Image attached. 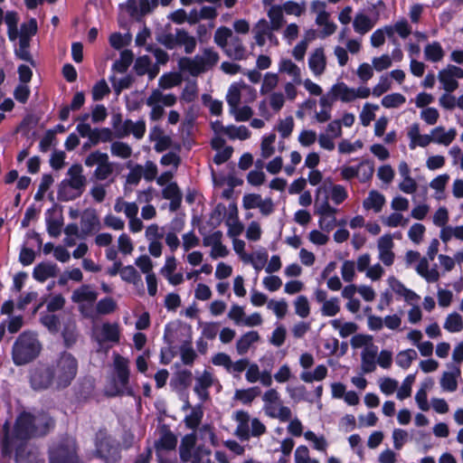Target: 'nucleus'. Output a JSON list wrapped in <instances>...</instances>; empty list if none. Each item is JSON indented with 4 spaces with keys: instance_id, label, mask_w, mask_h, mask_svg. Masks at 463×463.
<instances>
[{
    "instance_id": "29",
    "label": "nucleus",
    "mask_w": 463,
    "mask_h": 463,
    "mask_svg": "<svg viewBox=\"0 0 463 463\" xmlns=\"http://www.w3.org/2000/svg\"><path fill=\"white\" fill-rule=\"evenodd\" d=\"M330 94L334 96V99H339L343 102L354 100V89L349 88L344 82L335 84L330 90Z\"/></svg>"
},
{
    "instance_id": "33",
    "label": "nucleus",
    "mask_w": 463,
    "mask_h": 463,
    "mask_svg": "<svg viewBox=\"0 0 463 463\" xmlns=\"http://www.w3.org/2000/svg\"><path fill=\"white\" fill-rule=\"evenodd\" d=\"M177 444L176 436L168 430L162 432L158 440L156 441V448L157 450H172L175 449Z\"/></svg>"
},
{
    "instance_id": "26",
    "label": "nucleus",
    "mask_w": 463,
    "mask_h": 463,
    "mask_svg": "<svg viewBox=\"0 0 463 463\" xmlns=\"http://www.w3.org/2000/svg\"><path fill=\"white\" fill-rule=\"evenodd\" d=\"M196 444V437L194 434L185 435L179 446V456L183 462H189Z\"/></svg>"
},
{
    "instance_id": "20",
    "label": "nucleus",
    "mask_w": 463,
    "mask_h": 463,
    "mask_svg": "<svg viewBox=\"0 0 463 463\" xmlns=\"http://www.w3.org/2000/svg\"><path fill=\"white\" fill-rule=\"evenodd\" d=\"M178 67L183 71H188L194 77H196L205 71L202 59L199 55H196L194 58H181L178 61Z\"/></svg>"
},
{
    "instance_id": "64",
    "label": "nucleus",
    "mask_w": 463,
    "mask_h": 463,
    "mask_svg": "<svg viewBox=\"0 0 463 463\" xmlns=\"http://www.w3.org/2000/svg\"><path fill=\"white\" fill-rule=\"evenodd\" d=\"M294 128V119L291 116L287 117L285 119L280 120L277 127L278 131L283 138L288 137Z\"/></svg>"
},
{
    "instance_id": "16",
    "label": "nucleus",
    "mask_w": 463,
    "mask_h": 463,
    "mask_svg": "<svg viewBox=\"0 0 463 463\" xmlns=\"http://www.w3.org/2000/svg\"><path fill=\"white\" fill-rule=\"evenodd\" d=\"M234 420L237 422V427L235 430V436L241 441H248L250 439V414L244 411H237L234 412Z\"/></svg>"
},
{
    "instance_id": "2",
    "label": "nucleus",
    "mask_w": 463,
    "mask_h": 463,
    "mask_svg": "<svg viewBox=\"0 0 463 463\" xmlns=\"http://www.w3.org/2000/svg\"><path fill=\"white\" fill-rule=\"evenodd\" d=\"M37 432L35 417L26 411L21 412L11 431L9 421H5L0 430V444L3 456H11L16 443L27 442Z\"/></svg>"
},
{
    "instance_id": "5",
    "label": "nucleus",
    "mask_w": 463,
    "mask_h": 463,
    "mask_svg": "<svg viewBox=\"0 0 463 463\" xmlns=\"http://www.w3.org/2000/svg\"><path fill=\"white\" fill-rule=\"evenodd\" d=\"M42 345L36 335L24 332L15 340L12 347V359L15 365L21 366L33 361L40 354Z\"/></svg>"
},
{
    "instance_id": "25",
    "label": "nucleus",
    "mask_w": 463,
    "mask_h": 463,
    "mask_svg": "<svg viewBox=\"0 0 463 463\" xmlns=\"http://www.w3.org/2000/svg\"><path fill=\"white\" fill-rule=\"evenodd\" d=\"M56 264L42 262L35 266L33 269V278L41 282L45 281L49 278H54L58 274Z\"/></svg>"
},
{
    "instance_id": "47",
    "label": "nucleus",
    "mask_w": 463,
    "mask_h": 463,
    "mask_svg": "<svg viewBox=\"0 0 463 463\" xmlns=\"http://www.w3.org/2000/svg\"><path fill=\"white\" fill-rule=\"evenodd\" d=\"M110 151L113 156L121 157L123 159L129 158L132 155L131 146L121 141H115L110 146Z\"/></svg>"
},
{
    "instance_id": "38",
    "label": "nucleus",
    "mask_w": 463,
    "mask_h": 463,
    "mask_svg": "<svg viewBox=\"0 0 463 463\" xmlns=\"http://www.w3.org/2000/svg\"><path fill=\"white\" fill-rule=\"evenodd\" d=\"M259 339V335L255 331H250L244 334L237 342L236 348L239 354H245L250 345L257 342Z\"/></svg>"
},
{
    "instance_id": "15",
    "label": "nucleus",
    "mask_w": 463,
    "mask_h": 463,
    "mask_svg": "<svg viewBox=\"0 0 463 463\" xmlns=\"http://www.w3.org/2000/svg\"><path fill=\"white\" fill-rule=\"evenodd\" d=\"M146 133V123L143 119L137 122L126 119L120 128L118 129V138L125 137L132 134L137 139H141Z\"/></svg>"
},
{
    "instance_id": "59",
    "label": "nucleus",
    "mask_w": 463,
    "mask_h": 463,
    "mask_svg": "<svg viewBox=\"0 0 463 463\" xmlns=\"http://www.w3.org/2000/svg\"><path fill=\"white\" fill-rule=\"evenodd\" d=\"M226 224L228 226V236L231 238H236L240 234L242 233L244 226L243 224L238 220V217L235 216L234 218L232 217V215L229 217V219L226 221Z\"/></svg>"
},
{
    "instance_id": "51",
    "label": "nucleus",
    "mask_w": 463,
    "mask_h": 463,
    "mask_svg": "<svg viewBox=\"0 0 463 463\" xmlns=\"http://www.w3.org/2000/svg\"><path fill=\"white\" fill-rule=\"evenodd\" d=\"M225 135L232 139L239 138L241 140H245L250 137V132L244 126H228L225 128Z\"/></svg>"
},
{
    "instance_id": "1",
    "label": "nucleus",
    "mask_w": 463,
    "mask_h": 463,
    "mask_svg": "<svg viewBox=\"0 0 463 463\" xmlns=\"http://www.w3.org/2000/svg\"><path fill=\"white\" fill-rule=\"evenodd\" d=\"M77 372V359L71 353L62 351L50 362H38L30 368V387L35 392L63 390L71 384Z\"/></svg>"
},
{
    "instance_id": "7",
    "label": "nucleus",
    "mask_w": 463,
    "mask_h": 463,
    "mask_svg": "<svg viewBox=\"0 0 463 463\" xmlns=\"http://www.w3.org/2000/svg\"><path fill=\"white\" fill-rule=\"evenodd\" d=\"M49 463H81L74 439L65 437L49 449Z\"/></svg>"
},
{
    "instance_id": "52",
    "label": "nucleus",
    "mask_w": 463,
    "mask_h": 463,
    "mask_svg": "<svg viewBox=\"0 0 463 463\" xmlns=\"http://www.w3.org/2000/svg\"><path fill=\"white\" fill-rule=\"evenodd\" d=\"M276 140V134L271 133L269 136L265 137L260 145L261 148V156L263 158H269L275 153V147L273 146Z\"/></svg>"
},
{
    "instance_id": "17",
    "label": "nucleus",
    "mask_w": 463,
    "mask_h": 463,
    "mask_svg": "<svg viewBox=\"0 0 463 463\" xmlns=\"http://www.w3.org/2000/svg\"><path fill=\"white\" fill-rule=\"evenodd\" d=\"M81 232L85 235L92 234L100 229V222L96 210L86 209L80 217Z\"/></svg>"
},
{
    "instance_id": "60",
    "label": "nucleus",
    "mask_w": 463,
    "mask_h": 463,
    "mask_svg": "<svg viewBox=\"0 0 463 463\" xmlns=\"http://www.w3.org/2000/svg\"><path fill=\"white\" fill-rule=\"evenodd\" d=\"M280 7L287 14H294L296 16H300L306 10L304 2L302 4H298L294 1H288L280 5Z\"/></svg>"
},
{
    "instance_id": "28",
    "label": "nucleus",
    "mask_w": 463,
    "mask_h": 463,
    "mask_svg": "<svg viewBox=\"0 0 463 463\" xmlns=\"http://www.w3.org/2000/svg\"><path fill=\"white\" fill-rule=\"evenodd\" d=\"M431 133L434 143L446 146H449L457 136V131L455 128H450L449 131H446L445 128L441 126L433 128Z\"/></svg>"
},
{
    "instance_id": "10",
    "label": "nucleus",
    "mask_w": 463,
    "mask_h": 463,
    "mask_svg": "<svg viewBox=\"0 0 463 463\" xmlns=\"http://www.w3.org/2000/svg\"><path fill=\"white\" fill-rule=\"evenodd\" d=\"M84 164L88 167L97 165L92 177L99 182L107 180L114 172V163L109 161L106 153L99 150L88 155L84 159Z\"/></svg>"
},
{
    "instance_id": "4",
    "label": "nucleus",
    "mask_w": 463,
    "mask_h": 463,
    "mask_svg": "<svg viewBox=\"0 0 463 463\" xmlns=\"http://www.w3.org/2000/svg\"><path fill=\"white\" fill-rule=\"evenodd\" d=\"M128 384V360L118 354H115L113 361V372L109 382L105 387V393L109 397H116L123 394L131 395L132 391Z\"/></svg>"
},
{
    "instance_id": "12",
    "label": "nucleus",
    "mask_w": 463,
    "mask_h": 463,
    "mask_svg": "<svg viewBox=\"0 0 463 463\" xmlns=\"http://www.w3.org/2000/svg\"><path fill=\"white\" fill-rule=\"evenodd\" d=\"M15 463H38L39 452L37 448L30 446L27 442L16 443L14 445Z\"/></svg>"
},
{
    "instance_id": "46",
    "label": "nucleus",
    "mask_w": 463,
    "mask_h": 463,
    "mask_svg": "<svg viewBox=\"0 0 463 463\" xmlns=\"http://www.w3.org/2000/svg\"><path fill=\"white\" fill-rule=\"evenodd\" d=\"M199 57L202 59L205 71L214 67L220 59L219 53L213 48H205Z\"/></svg>"
},
{
    "instance_id": "41",
    "label": "nucleus",
    "mask_w": 463,
    "mask_h": 463,
    "mask_svg": "<svg viewBox=\"0 0 463 463\" xmlns=\"http://www.w3.org/2000/svg\"><path fill=\"white\" fill-rule=\"evenodd\" d=\"M182 82V76L178 72H167L163 74L158 80V86L163 90H169L179 86Z\"/></svg>"
},
{
    "instance_id": "21",
    "label": "nucleus",
    "mask_w": 463,
    "mask_h": 463,
    "mask_svg": "<svg viewBox=\"0 0 463 463\" xmlns=\"http://www.w3.org/2000/svg\"><path fill=\"white\" fill-rule=\"evenodd\" d=\"M97 298L98 293L94 291L90 285H82L73 291L71 300L80 305H92Z\"/></svg>"
},
{
    "instance_id": "31",
    "label": "nucleus",
    "mask_w": 463,
    "mask_h": 463,
    "mask_svg": "<svg viewBox=\"0 0 463 463\" xmlns=\"http://www.w3.org/2000/svg\"><path fill=\"white\" fill-rule=\"evenodd\" d=\"M384 203V196L378 191L373 190L369 193L368 197L364 201L363 206L365 210L373 209L375 213H379Z\"/></svg>"
},
{
    "instance_id": "32",
    "label": "nucleus",
    "mask_w": 463,
    "mask_h": 463,
    "mask_svg": "<svg viewBox=\"0 0 463 463\" xmlns=\"http://www.w3.org/2000/svg\"><path fill=\"white\" fill-rule=\"evenodd\" d=\"M241 89H249L255 95V91L248 87L246 84H232L227 93L226 99L231 108V110L236 109L241 102Z\"/></svg>"
},
{
    "instance_id": "11",
    "label": "nucleus",
    "mask_w": 463,
    "mask_h": 463,
    "mask_svg": "<svg viewBox=\"0 0 463 463\" xmlns=\"http://www.w3.org/2000/svg\"><path fill=\"white\" fill-rule=\"evenodd\" d=\"M43 326L52 334H55L62 326L61 335L64 345L71 346L77 340L75 320H41Z\"/></svg>"
},
{
    "instance_id": "57",
    "label": "nucleus",
    "mask_w": 463,
    "mask_h": 463,
    "mask_svg": "<svg viewBox=\"0 0 463 463\" xmlns=\"http://www.w3.org/2000/svg\"><path fill=\"white\" fill-rule=\"evenodd\" d=\"M304 437L307 440L313 443L315 449L325 452L327 448V441L323 436H317L313 431L307 430L304 433Z\"/></svg>"
},
{
    "instance_id": "55",
    "label": "nucleus",
    "mask_w": 463,
    "mask_h": 463,
    "mask_svg": "<svg viewBox=\"0 0 463 463\" xmlns=\"http://www.w3.org/2000/svg\"><path fill=\"white\" fill-rule=\"evenodd\" d=\"M415 381V374H409L403 380L402 386L399 388L397 392V398L401 401L411 396V385Z\"/></svg>"
},
{
    "instance_id": "35",
    "label": "nucleus",
    "mask_w": 463,
    "mask_h": 463,
    "mask_svg": "<svg viewBox=\"0 0 463 463\" xmlns=\"http://www.w3.org/2000/svg\"><path fill=\"white\" fill-rule=\"evenodd\" d=\"M193 374L189 370L176 372L171 379L170 384L175 389H185L192 383Z\"/></svg>"
},
{
    "instance_id": "39",
    "label": "nucleus",
    "mask_w": 463,
    "mask_h": 463,
    "mask_svg": "<svg viewBox=\"0 0 463 463\" xmlns=\"http://www.w3.org/2000/svg\"><path fill=\"white\" fill-rule=\"evenodd\" d=\"M267 14L269 18V25L272 26L273 30H279L285 23L283 10L280 5H271Z\"/></svg>"
},
{
    "instance_id": "6",
    "label": "nucleus",
    "mask_w": 463,
    "mask_h": 463,
    "mask_svg": "<svg viewBox=\"0 0 463 463\" xmlns=\"http://www.w3.org/2000/svg\"><path fill=\"white\" fill-rule=\"evenodd\" d=\"M213 41L232 60L242 61L247 58V50L242 40L234 35L230 28L219 27L214 33Z\"/></svg>"
},
{
    "instance_id": "3",
    "label": "nucleus",
    "mask_w": 463,
    "mask_h": 463,
    "mask_svg": "<svg viewBox=\"0 0 463 463\" xmlns=\"http://www.w3.org/2000/svg\"><path fill=\"white\" fill-rule=\"evenodd\" d=\"M88 180L80 164H73L68 169L66 177L58 184V200L73 201L82 195L87 187Z\"/></svg>"
},
{
    "instance_id": "30",
    "label": "nucleus",
    "mask_w": 463,
    "mask_h": 463,
    "mask_svg": "<svg viewBox=\"0 0 463 463\" xmlns=\"http://www.w3.org/2000/svg\"><path fill=\"white\" fill-rule=\"evenodd\" d=\"M156 102H159L166 107H172L176 103V97L172 93L164 94L160 89H155L151 91L146 103V105H154Z\"/></svg>"
},
{
    "instance_id": "23",
    "label": "nucleus",
    "mask_w": 463,
    "mask_h": 463,
    "mask_svg": "<svg viewBox=\"0 0 463 463\" xmlns=\"http://www.w3.org/2000/svg\"><path fill=\"white\" fill-rule=\"evenodd\" d=\"M128 13L133 17H142L152 12L149 0H128L126 4Z\"/></svg>"
},
{
    "instance_id": "61",
    "label": "nucleus",
    "mask_w": 463,
    "mask_h": 463,
    "mask_svg": "<svg viewBox=\"0 0 463 463\" xmlns=\"http://www.w3.org/2000/svg\"><path fill=\"white\" fill-rule=\"evenodd\" d=\"M110 92L109 87L105 81L101 80L98 81L92 89V99L97 101L102 99L106 95Z\"/></svg>"
},
{
    "instance_id": "45",
    "label": "nucleus",
    "mask_w": 463,
    "mask_h": 463,
    "mask_svg": "<svg viewBox=\"0 0 463 463\" xmlns=\"http://www.w3.org/2000/svg\"><path fill=\"white\" fill-rule=\"evenodd\" d=\"M424 55L426 60L437 62L442 60L444 52L441 48V45L439 43L434 42L426 45L424 49Z\"/></svg>"
},
{
    "instance_id": "54",
    "label": "nucleus",
    "mask_w": 463,
    "mask_h": 463,
    "mask_svg": "<svg viewBox=\"0 0 463 463\" xmlns=\"http://www.w3.org/2000/svg\"><path fill=\"white\" fill-rule=\"evenodd\" d=\"M198 96V87L195 80L188 81L181 95V99L185 102H193Z\"/></svg>"
},
{
    "instance_id": "13",
    "label": "nucleus",
    "mask_w": 463,
    "mask_h": 463,
    "mask_svg": "<svg viewBox=\"0 0 463 463\" xmlns=\"http://www.w3.org/2000/svg\"><path fill=\"white\" fill-rule=\"evenodd\" d=\"M273 28L266 19H260L253 27L254 39L259 46H263L266 39L278 44V39L273 33Z\"/></svg>"
},
{
    "instance_id": "9",
    "label": "nucleus",
    "mask_w": 463,
    "mask_h": 463,
    "mask_svg": "<svg viewBox=\"0 0 463 463\" xmlns=\"http://www.w3.org/2000/svg\"><path fill=\"white\" fill-rule=\"evenodd\" d=\"M94 456L105 463H118L121 459L120 444L109 436L98 438Z\"/></svg>"
},
{
    "instance_id": "37",
    "label": "nucleus",
    "mask_w": 463,
    "mask_h": 463,
    "mask_svg": "<svg viewBox=\"0 0 463 463\" xmlns=\"http://www.w3.org/2000/svg\"><path fill=\"white\" fill-rule=\"evenodd\" d=\"M177 45L184 46L187 54L194 52L196 48V39L184 29H177Z\"/></svg>"
},
{
    "instance_id": "14",
    "label": "nucleus",
    "mask_w": 463,
    "mask_h": 463,
    "mask_svg": "<svg viewBox=\"0 0 463 463\" xmlns=\"http://www.w3.org/2000/svg\"><path fill=\"white\" fill-rule=\"evenodd\" d=\"M213 375L206 370L203 371L202 374L195 377L194 392L198 396L201 402H204L209 400L210 393L208 389L213 384Z\"/></svg>"
},
{
    "instance_id": "58",
    "label": "nucleus",
    "mask_w": 463,
    "mask_h": 463,
    "mask_svg": "<svg viewBox=\"0 0 463 463\" xmlns=\"http://www.w3.org/2000/svg\"><path fill=\"white\" fill-rule=\"evenodd\" d=\"M244 261H250L256 270H260L268 260L267 252H257L255 256L242 255Z\"/></svg>"
},
{
    "instance_id": "63",
    "label": "nucleus",
    "mask_w": 463,
    "mask_h": 463,
    "mask_svg": "<svg viewBox=\"0 0 463 463\" xmlns=\"http://www.w3.org/2000/svg\"><path fill=\"white\" fill-rule=\"evenodd\" d=\"M151 65V59L147 55L138 57L135 61L134 71L138 76L145 75Z\"/></svg>"
},
{
    "instance_id": "62",
    "label": "nucleus",
    "mask_w": 463,
    "mask_h": 463,
    "mask_svg": "<svg viewBox=\"0 0 463 463\" xmlns=\"http://www.w3.org/2000/svg\"><path fill=\"white\" fill-rule=\"evenodd\" d=\"M296 314L301 317H307L309 315V303L305 296H299L294 302Z\"/></svg>"
},
{
    "instance_id": "56",
    "label": "nucleus",
    "mask_w": 463,
    "mask_h": 463,
    "mask_svg": "<svg viewBox=\"0 0 463 463\" xmlns=\"http://www.w3.org/2000/svg\"><path fill=\"white\" fill-rule=\"evenodd\" d=\"M405 101L406 99L403 95L400 93H392L383 98L382 105L387 109L397 108L402 105Z\"/></svg>"
},
{
    "instance_id": "44",
    "label": "nucleus",
    "mask_w": 463,
    "mask_h": 463,
    "mask_svg": "<svg viewBox=\"0 0 463 463\" xmlns=\"http://www.w3.org/2000/svg\"><path fill=\"white\" fill-rule=\"evenodd\" d=\"M5 24L8 27V38L10 41L14 42L15 41L19 36L18 32V15L15 12H7L5 17Z\"/></svg>"
},
{
    "instance_id": "22",
    "label": "nucleus",
    "mask_w": 463,
    "mask_h": 463,
    "mask_svg": "<svg viewBox=\"0 0 463 463\" xmlns=\"http://www.w3.org/2000/svg\"><path fill=\"white\" fill-rule=\"evenodd\" d=\"M162 194L165 199L170 200L169 210L171 212H175L180 208L183 195L176 183L166 185Z\"/></svg>"
},
{
    "instance_id": "36",
    "label": "nucleus",
    "mask_w": 463,
    "mask_h": 463,
    "mask_svg": "<svg viewBox=\"0 0 463 463\" xmlns=\"http://www.w3.org/2000/svg\"><path fill=\"white\" fill-rule=\"evenodd\" d=\"M279 72H285L293 78L296 84L301 83L300 69L289 59H282L279 65Z\"/></svg>"
},
{
    "instance_id": "24",
    "label": "nucleus",
    "mask_w": 463,
    "mask_h": 463,
    "mask_svg": "<svg viewBox=\"0 0 463 463\" xmlns=\"http://www.w3.org/2000/svg\"><path fill=\"white\" fill-rule=\"evenodd\" d=\"M451 371L444 372L440 379V386L446 392H455L458 388L457 378L460 374L459 367L457 365L450 366Z\"/></svg>"
},
{
    "instance_id": "53",
    "label": "nucleus",
    "mask_w": 463,
    "mask_h": 463,
    "mask_svg": "<svg viewBox=\"0 0 463 463\" xmlns=\"http://www.w3.org/2000/svg\"><path fill=\"white\" fill-rule=\"evenodd\" d=\"M120 277L124 281L137 284L141 281V276L137 270L131 265L126 266L120 270Z\"/></svg>"
},
{
    "instance_id": "42",
    "label": "nucleus",
    "mask_w": 463,
    "mask_h": 463,
    "mask_svg": "<svg viewBox=\"0 0 463 463\" xmlns=\"http://www.w3.org/2000/svg\"><path fill=\"white\" fill-rule=\"evenodd\" d=\"M134 53L130 50H124L120 53L119 60L113 64V70L124 73L127 71L130 64L133 62Z\"/></svg>"
},
{
    "instance_id": "8",
    "label": "nucleus",
    "mask_w": 463,
    "mask_h": 463,
    "mask_svg": "<svg viewBox=\"0 0 463 463\" xmlns=\"http://www.w3.org/2000/svg\"><path fill=\"white\" fill-rule=\"evenodd\" d=\"M119 329L116 323L106 322L101 326L94 324L92 337L98 344V350L107 353L109 348L119 341Z\"/></svg>"
},
{
    "instance_id": "43",
    "label": "nucleus",
    "mask_w": 463,
    "mask_h": 463,
    "mask_svg": "<svg viewBox=\"0 0 463 463\" xmlns=\"http://www.w3.org/2000/svg\"><path fill=\"white\" fill-rule=\"evenodd\" d=\"M260 394V389L258 386H253L248 389L237 390L235 392V399L241 401L243 404H250L252 401Z\"/></svg>"
},
{
    "instance_id": "19",
    "label": "nucleus",
    "mask_w": 463,
    "mask_h": 463,
    "mask_svg": "<svg viewBox=\"0 0 463 463\" xmlns=\"http://www.w3.org/2000/svg\"><path fill=\"white\" fill-rule=\"evenodd\" d=\"M393 247L392 237L391 235H383L378 241V249L380 253V260L386 265L392 264L394 260V253L392 251Z\"/></svg>"
},
{
    "instance_id": "50",
    "label": "nucleus",
    "mask_w": 463,
    "mask_h": 463,
    "mask_svg": "<svg viewBox=\"0 0 463 463\" xmlns=\"http://www.w3.org/2000/svg\"><path fill=\"white\" fill-rule=\"evenodd\" d=\"M117 308L116 301L111 298H105L99 300L96 305V310L99 315L107 316L112 314Z\"/></svg>"
},
{
    "instance_id": "48",
    "label": "nucleus",
    "mask_w": 463,
    "mask_h": 463,
    "mask_svg": "<svg viewBox=\"0 0 463 463\" xmlns=\"http://www.w3.org/2000/svg\"><path fill=\"white\" fill-rule=\"evenodd\" d=\"M438 79L442 83L444 90L449 93L453 92L458 88V82L446 69L439 72Z\"/></svg>"
},
{
    "instance_id": "34",
    "label": "nucleus",
    "mask_w": 463,
    "mask_h": 463,
    "mask_svg": "<svg viewBox=\"0 0 463 463\" xmlns=\"http://www.w3.org/2000/svg\"><path fill=\"white\" fill-rule=\"evenodd\" d=\"M203 402L191 408V411L184 418L185 426L190 430H196L203 417Z\"/></svg>"
},
{
    "instance_id": "49",
    "label": "nucleus",
    "mask_w": 463,
    "mask_h": 463,
    "mask_svg": "<svg viewBox=\"0 0 463 463\" xmlns=\"http://www.w3.org/2000/svg\"><path fill=\"white\" fill-rule=\"evenodd\" d=\"M417 358V353L413 349H407L400 352L396 356V364L403 369H407L411 362Z\"/></svg>"
},
{
    "instance_id": "40",
    "label": "nucleus",
    "mask_w": 463,
    "mask_h": 463,
    "mask_svg": "<svg viewBox=\"0 0 463 463\" xmlns=\"http://www.w3.org/2000/svg\"><path fill=\"white\" fill-rule=\"evenodd\" d=\"M354 29L356 33L364 34L374 25V23L365 14L359 13L354 19Z\"/></svg>"
},
{
    "instance_id": "27",
    "label": "nucleus",
    "mask_w": 463,
    "mask_h": 463,
    "mask_svg": "<svg viewBox=\"0 0 463 463\" xmlns=\"http://www.w3.org/2000/svg\"><path fill=\"white\" fill-rule=\"evenodd\" d=\"M309 68L316 75H321L326 65V59L323 48H317L308 60Z\"/></svg>"
},
{
    "instance_id": "18",
    "label": "nucleus",
    "mask_w": 463,
    "mask_h": 463,
    "mask_svg": "<svg viewBox=\"0 0 463 463\" xmlns=\"http://www.w3.org/2000/svg\"><path fill=\"white\" fill-rule=\"evenodd\" d=\"M378 347L373 344L366 345L361 353L362 371L364 373H369L376 368V358Z\"/></svg>"
}]
</instances>
